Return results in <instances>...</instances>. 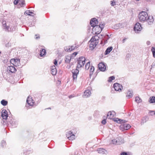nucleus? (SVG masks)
Instances as JSON below:
<instances>
[{"label": "nucleus", "instance_id": "obj_1", "mask_svg": "<svg viewBox=\"0 0 155 155\" xmlns=\"http://www.w3.org/2000/svg\"><path fill=\"white\" fill-rule=\"evenodd\" d=\"M115 116L116 113L114 111H110L108 113L107 115V118L108 119L112 120L114 122L118 124L124 123L127 122L126 120H123L118 118L114 117Z\"/></svg>", "mask_w": 155, "mask_h": 155}, {"label": "nucleus", "instance_id": "obj_2", "mask_svg": "<svg viewBox=\"0 0 155 155\" xmlns=\"http://www.w3.org/2000/svg\"><path fill=\"white\" fill-rule=\"evenodd\" d=\"M148 16L147 13L145 12L142 11L140 12L138 15L139 21L141 22H144L147 20Z\"/></svg>", "mask_w": 155, "mask_h": 155}, {"label": "nucleus", "instance_id": "obj_3", "mask_svg": "<svg viewBox=\"0 0 155 155\" xmlns=\"http://www.w3.org/2000/svg\"><path fill=\"white\" fill-rule=\"evenodd\" d=\"M85 63V59L83 57H80L78 60L77 68H80L83 67Z\"/></svg>", "mask_w": 155, "mask_h": 155}, {"label": "nucleus", "instance_id": "obj_4", "mask_svg": "<svg viewBox=\"0 0 155 155\" xmlns=\"http://www.w3.org/2000/svg\"><path fill=\"white\" fill-rule=\"evenodd\" d=\"M10 62L11 64L15 67L19 66L20 65V60L18 59H12Z\"/></svg>", "mask_w": 155, "mask_h": 155}, {"label": "nucleus", "instance_id": "obj_5", "mask_svg": "<svg viewBox=\"0 0 155 155\" xmlns=\"http://www.w3.org/2000/svg\"><path fill=\"white\" fill-rule=\"evenodd\" d=\"M93 27L92 30V33L93 34H98L101 32L102 30L98 25H97Z\"/></svg>", "mask_w": 155, "mask_h": 155}, {"label": "nucleus", "instance_id": "obj_6", "mask_svg": "<svg viewBox=\"0 0 155 155\" xmlns=\"http://www.w3.org/2000/svg\"><path fill=\"white\" fill-rule=\"evenodd\" d=\"M142 29L141 25L139 22L137 23L135 25L134 30L136 33H138Z\"/></svg>", "mask_w": 155, "mask_h": 155}, {"label": "nucleus", "instance_id": "obj_7", "mask_svg": "<svg viewBox=\"0 0 155 155\" xmlns=\"http://www.w3.org/2000/svg\"><path fill=\"white\" fill-rule=\"evenodd\" d=\"M131 126L129 124H121L120 126V128L122 131L127 130L130 129Z\"/></svg>", "mask_w": 155, "mask_h": 155}, {"label": "nucleus", "instance_id": "obj_8", "mask_svg": "<svg viewBox=\"0 0 155 155\" xmlns=\"http://www.w3.org/2000/svg\"><path fill=\"white\" fill-rule=\"evenodd\" d=\"M66 136L70 140H72L75 138V136L71 131L67 132L66 134Z\"/></svg>", "mask_w": 155, "mask_h": 155}, {"label": "nucleus", "instance_id": "obj_9", "mask_svg": "<svg viewBox=\"0 0 155 155\" xmlns=\"http://www.w3.org/2000/svg\"><path fill=\"white\" fill-rule=\"evenodd\" d=\"M72 72L73 74V79L74 81H76L79 70L77 69H73L72 70Z\"/></svg>", "mask_w": 155, "mask_h": 155}, {"label": "nucleus", "instance_id": "obj_10", "mask_svg": "<svg viewBox=\"0 0 155 155\" xmlns=\"http://www.w3.org/2000/svg\"><path fill=\"white\" fill-rule=\"evenodd\" d=\"M114 87L115 91H121L122 87V85L116 83L114 84Z\"/></svg>", "mask_w": 155, "mask_h": 155}, {"label": "nucleus", "instance_id": "obj_11", "mask_svg": "<svg viewBox=\"0 0 155 155\" xmlns=\"http://www.w3.org/2000/svg\"><path fill=\"white\" fill-rule=\"evenodd\" d=\"M98 67L99 69L103 71H104L106 69V67L104 63L103 62L100 63L98 65Z\"/></svg>", "mask_w": 155, "mask_h": 155}, {"label": "nucleus", "instance_id": "obj_12", "mask_svg": "<svg viewBox=\"0 0 155 155\" xmlns=\"http://www.w3.org/2000/svg\"><path fill=\"white\" fill-rule=\"evenodd\" d=\"M146 21L147 22L149 25H152L153 24L154 21V19L153 16H148V17Z\"/></svg>", "mask_w": 155, "mask_h": 155}, {"label": "nucleus", "instance_id": "obj_13", "mask_svg": "<svg viewBox=\"0 0 155 155\" xmlns=\"http://www.w3.org/2000/svg\"><path fill=\"white\" fill-rule=\"evenodd\" d=\"M90 23L91 26L93 27L97 25L98 21L96 18H93L91 19Z\"/></svg>", "mask_w": 155, "mask_h": 155}, {"label": "nucleus", "instance_id": "obj_14", "mask_svg": "<svg viewBox=\"0 0 155 155\" xmlns=\"http://www.w3.org/2000/svg\"><path fill=\"white\" fill-rule=\"evenodd\" d=\"M27 102L28 104L30 106H32L34 105V101L31 97H28L27 100Z\"/></svg>", "mask_w": 155, "mask_h": 155}, {"label": "nucleus", "instance_id": "obj_15", "mask_svg": "<svg viewBox=\"0 0 155 155\" xmlns=\"http://www.w3.org/2000/svg\"><path fill=\"white\" fill-rule=\"evenodd\" d=\"M2 117L3 119H6L8 117V114L6 110H3L2 111Z\"/></svg>", "mask_w": 155, "mask_h": 155}, {"label": "nucleus", "instance_id": "obj_16", "mask_svg": "<svg viewBox=\"0 0 155 155\" xmlns=\"http://www.w3.org/2000/svg\"><path fill=\"white\" fill-rule=\"evenodd\" d=\"M99 37L97 35H95L94 36L92 37L90 41L89 42H97V44L98 43V40Z\"/></svg>", "mask_w": 155, "mask_h": 155}, {"label": "nucleus", "instance_id": "obj_17", "mask_svg": "<svg viewBox=\"0 0 155 155\" xmlns=\"http://www.w3.org/2000/svg\"><path fill=\"white\" fill-rule=\"evenodd\" d=\"M8 71H9L12 73L15 72L16 71V69L15 68L12 66H8L7 68Z\"/></svg>", "mask_w": 155, "mask_h": 155}, {"label": "nucleus", "instance_id": "obj_18", "mask_svg": "<svg viewBox=\"0 0 155 155\" xmlns=\"http://www.w3.org/2000/svg\"><path fill=\"white\" fill-rule=\"evenodd\" d=\"M91 94V91L89 90H86L83 95V97L84 98H87L90 96Z\"/></svg>", "mask_w": 155, "mask_h": 155}, {"label": "nucleus", "instance_id": "obj_19", "mask_svg": "<svg viewBox=\"0 0 155 155\" xmlns=\"http://www.w3.org/2000/svg\"><path fill=\"white\" fill-rule=\"evenodd\" d=\"M90 43L89 45V48L91 50H93L97 45V42L94 43L93 42H89Z\"/></svg>", "mask_w": 155, "mask_h": 155}, {"label": "nucleus", "instance_id": "obj_20", "mask_svg": "<svg viewBox=\"0 0 155 155\" xmlns=\"http://www.w3.org/2000/svg\"><path fill=\"white\" fill-rule=\"evenodd\" d=\"M51 71L53 75H55L57 73V70L55 66H52L51 68Z\"/></svg>", "mask_w": 155, "mask_h": 155}, {"label": "nucleus", "instance_id": "obj_21", "mask_svg": "<svg viewBox=\"0 0 155 155\" xmlns=\"http://www.w3.org/2000/svg\"><path fill=\"white\" fill-rule=\"evenodd\" d=\"M133 96V92L131 90H128L127 93V97L128 98L131 97Z\"/></svg>", "mask_w": 155, "mask_h": 155}, {"label": "nucleus", "instance_id": "obj_22", "mask_svg": "<svg viewBox=\"0 0 155 155\" xmlns=\"http://www.w3.org/2000/svg\"><path fill=\"white\" fill-rule=\"evenodd\" d=\"M98 153L101 154H102L106 152V150L103 148H100L98 149Z\"/></svg>", "mask_w": 155, "mask_h": 155}, {"label": "nucleus", "instance_id": "obj_23", "mask_svg": "<svg viewBox=\"0 0 155 155\" xmlns=\"http://www.w3.org/2000/svg\"><path fill=\"white\" fill-rule=\"evenodd\" d=\"M46 53V50L44 49H42L40 51V55L41 56H43Z\"/></svg>", "mask_w": 155, "mask_h": 155}, {"label": "nucleus", "instance_id": "obj_24", "mask_svg": "<svg viewBox=\"0 0 155 155\" xmlns=\"http://www.w3.org/2000/svg\"><path fill=\"white\" fill-rule=\"evenodd\" d=\"M2 25L3 28L6 30H8L9 28V26L7 25L5 21H3L2 22Z\"/></svg>", "mask_w": 155, "mask_h": 155}, {"label": "nucleus", "instance_id": "obj_25", "mask_svg": "<svg viewBox=\"0 0 155 155\" xmlns=\"http://www.w3.org/2000/svg\"><path fill=\"white\" fill-rule=\"evenodd\" d=\"M113 48L112 47H109L107 48L105 52V54H107L112 50Z\"/></svg>", "mask_w": 155, "mask_h": 155}, {"label": "nucleus", "instance_id": "obj_26", "mask_svg": "<svg viewBox=\"0 0 155 155\" xmlns=\"http://www.w3.org/2000/svg\"><path fill=\"white\" fill-rule=\"evenodd\" d=\"M71 59V58L70 56H66L65 58V61L66 63H69L70 62V60Z\"/></svg>", "mask_w": 155, "mask_h": 155}, {"label": "nucleus", "instance_id": "obj_27", "mask_svg": "<svg viewBox=\"0 0 155 155\" xmlns=\"http://www.w3.org/2000/svg\"><path fill=\"white\" fill-rule=\"evenodd\" d=\"M19 5L21 7H24L25 5V1L24 0H20Z\"/></svg>", "mask_w": 155, "mask_h": 155}, {"label": "nucleus", "instance_id": "obj_28", "mask_svg": "<svg viewBox=\"0 0 155 155\" xmlns=\"http://www.w3.org/2000/svg\"><path fill=\"white\" fill-rule=\"evenodd\" d=\"M25 13L28 15L33 16V15H34V13H33L32 12H31L30 10L26 11L25 12Z\"/></svg>", "mask_w": 155, "mask_h": 155}, {"label": "nucleus", "instance_id": "obj_29", "mask_svg": "<svg viewBox=\"0 0 155 155\" xmlns=\"http://www.w3.org/2000/svg\"><path fill=\"white\" fill-rule=\"evenodd\" d=\"M94 70V68L93 66H91L90 68V75H92Z\"/></svg>", "mask_w": 155, "mask_h": 155}, {"label": "nucleus", "instance_id": "obj_30", "mask_svg": "<svg viewBox=\"0 0 155 155\" xmlns=\"http://www.w3.org/2000/svg\"><path fill=\"white\" fill-rule=\"evenodd\" d=\"M149 102L150 103H153L155 102V97H152L150 98L149 100Z\"/></svg>", "mask_w": 155, "mask_h": 155}, {"label": "nucleus", "instance_id": "obj_31", "mask_svg": "<svg viewBox=\"0 0 155 155\" xmlns=\"http://www.w3.org/2000/svg\"><path fill=\"white\" fill-rule=\"evenodd\" d=\"M91 66H90V62H88L86 63L85 65V69L87 70H88L89 68H90Z\"/></svg>", "mask_w": 155, "mask_h": 155}, {"label": "nucleus", "instance_id": "obj_32", "mask_svg": "<svg viewBox=\"0 0 155 155\" xmlns=\"http://www.w3.org/2000/svg\"><path fill=\"white\" fill-rule=\"evenodd\" d=\"M135 101L136 102L139 103L141 102V100L139 97H135Z\"/></svg>", "mask_w": 155, "mask_h": 155}, {"label": "nucleus", "instance_id": "obj_33", "mask_svg": "<svg viewBox=\"0 0 155 155\" xmlns=\"http://www.w3.org/2000/svg\"><path fill=\"white\" fill-rule=\"evenodd\" d=\"M7 101L4 100H3L1 101V104L3 106H6L7 104Z\"/></svg>", "mask_w": 155, "mask_h": 155}, {"label": "nucleus", "instance_id": "obj_34", "mask_svg": "<svg viewBox=\"0 0 155 155\" xmlns=\"http://www.w3.org/2000/svg\"><path fill=\"white\" fill-rule=\"evenodd\" d=\"M121 27V25L120 24H116L114 25V28L115 29H118L120 27Z\"/></svg>", "mask_w": 155, "mask_h": 155}, {"label": "nucleus", "instance_id": "obj_35", "mask_svg": "<svg viewBox=\"0 0 155 155\" xmlns=\"http://www.w3.org/2000/svg\"><path fill=\"white\" fill-rule=\"evenodd\" d=\"M112 143L113 144H120V143L118 141H117L116 139H114L112 141Z\"/></svg>", "mask_w": 155, "mask_h": 155}, {"label": "nucleus", "instance_id": "obj_36", "mask_svg": "<svg viewBox=\"0 0 155 155\" xmlns=\"http://www.w3.org/2000/svg\"><path fill=\"white\" fill-rule=\"evenodd\" d=\"M114 79H115V77L114 76H112L110 77L109 78L108 81V82H110L112 81L113 80H114Z\"/></svg>", "mask_w": 155, "mask_h": 155}, {"label": "nucleus", "instance_id": "obj_37", "mask_svg": "<svg viewBox=\"0 0 155 155\" xmlns=\"http://www.w3.org/2000/svg\"><path fill=\"white\" fill-rule=\"evenodd\" d=\"M104 38L106 39V40H104V42L105 43H107V41L108 39L110 38V37L109 36V35H105L104 36Z\"/></svg>", "mask_w": 155, "mask_h": 155}, {"label": "nucleus", "instance_id": "obj_38", "mask_svg": "<svg viewBox=\"0 0 155 155\" xmlns=\"http://www.w3.org/2000/svg\"><path fill=\"white\" fill-rule=\"evenodd\" d=\"M151 51L153 53V54L155 55V47H153L152 48Z\"/></svg>", "mask_w": 155, "mask_h": 155}, {"label": "nucleus", "instance_id": "obj_39", "mask_svg": "<svg viewBox=\"0 0 155 155\" xmlns=\"http://www.w3.org/2000/svg\"><path fill=\"white\" fill-rule=\"evenodd\" d=\"M70 47H66L65 48H64V49H65V51H70Z\"/></svg>", "mask_w": 155, "mask_h": 155}, {"label": "nucleus", "instance_id": "obj_40", "mask_svg": "<svg viewBox=\"0 0 155 155\" xmlns=\"http://www.w3.org/2000/svg\"><path fill=\"white\" fill-rule=\"evenodd\" d=\"M149 112L151 115L153 116L155 115V111H150Z\"/></svg>", "mask_w": 155, "mask_h": 155}, {"label": "nucleus", "instance_id": "obj_41", "mask_svg": "<svg viewBox=\"0 0 155 155\" xmlns=\"http://www.w3.org/2000/svg\"><path fill=\"white\" fill-rule=\"evenodd\" d=\"M20 0H15L14 2L15 5H17L18 3L19 4Z\"/></svg>", "mask_w": 155, "mask_h": 155}, {"label": "nucleus", "instance_id": "obj_42", "mask_svg": "<svg viewBox=\"0 0 155 155\" xmlns=\"http://www.w3.org/2000/svg\"><path fill=\"white\" fill-rule=\"evenodd\" d=\"M54 64L55 65V66H57V65H58V61L56 60V59H55L54 60Z\"/></svg>", "mask_w": 155, "mask_h": 155}, {"label": "nucleus", "instance_id": "obj_43", "mask_svg": "<svg viewBox=\"0 0 155 155\" xmlns=\"http://www.w3.org/2000/svg\"><path fill=\"white\" fill-rule=\"evenodd\" d=\"M110 4L112 6H114L116 5V2L114 1H111L110 2Z\"/></svg>", "mask_w": 155, "mask_h": 155}, {"label": "nucleus", "instance_id": "obj_44", "mask_svg": "<svg viewBox=\"0 0 155 155\" xmlns=\"http://www.w3.org/2000/svg\"><path fill=\"white\" fill-rule=\"evenodd\" d=\"M75 48V47L74 46H71L70 47V51H71L74 49Z\"/></svg>", "mask_w": 155, "mask_h": 155}, {"label": "nucleus", "instance_id": "obj_45", "mask_svg": "<svg viewBox=\"0 0 155 155\" xmlns=\"http://www.w3.org/2000/svg\"><path fill=\"white\" fill-rule=\"evenodd\" d=\"M146 121V118L145 117L143 118L142 120L141 123L143 124Z\"/></svg>", "mask_w": 155, "mask_h": 155}, {"label": "nucleus", "instance_id": "obj_46", "mask_svg": "<svg viewBox=\"0 0 155 155\" xmlns=\"http://www.w3.org/2000/svg\"><path fill=\"white\" fill-rule=\"evenodd\" d=\"M98 26L101 28V29L102 30V29L103 28L104 25L103 24H100Z\"/></svg>", "mask_w": 155, "mask_h": 155}, {"label": "nucleus", "instance_id": "obj_47", "mask_svg": "<svg viewBox=\"0 0 155 155\" xmlns=\"http://www.w3.org/2000/svg\"><path fill=\"white\" fill-rule=\"evenodd\" d=\"M106 119H104L102 121V123L104 124H106Z\"/></svg>", "mask_w": 155, "mask_h": 155}, {"label": "nucleus", "instance_id": "obj_48", "mask_svg": "<svg viewBox=\"0 0 155 155\" xmlns=\"http://www.w3.org/2000/svg\"><path fill=\"white\" fill-rule=\"evenodd\" d=\"M16 29V28L15 27V28H10V29H11V31H14L15 29Z\"/></svg>", "mask_w": 155, "mask_h": 155}, {"label": "nucleus", "instance_id": "obj_49", "mask_svg": "<svg viewBox=\"0 0 155 155\" xmlns=\"http://www.w3.org/2000/svg\"><path fill=\"white\" fill-rule=\"evenodd\" d=\"M121 155H127V153L124 152L122 153L121 154Z\"/></svg>", "mask_w": 155, "mask_h": 155}, {"label": "nucleus", "instance_id": "obj_50", "mask_svg": "<svg viewBox=\"0 0 155 155\" xmlns=\"http://www.w3.org/2000/svg\"><path fill=\"white\" fill-rule=\"evenodd\" d=\"M36 36V39H38V38H39V35H35Z\"/></svg>", "mask_w": 155, "mask_h": 155}, {"label": "nucleus", "instance_id": "obj_51", "mask_svg": "<svg viewBox=\"0 0 155 155\" xmlns=\"http://www.w3.org/2000/svg\"><path fill=\"white\" fill-rule=\"evenodd\" d=\"M150 41H147V44L148 45H149L150 44Z\"/></svg>", "mask_w": 155, "mask_h": 155}, {"label": "nucleus", "instance_id": "obj_52", "mask_svg": "<svg viewBox=\"0 0 155 155\" xmlns=\"http://www.w3.org/2000/svg\"><path fill=\"white\" fill-rule=\"evenodd\" d=\"M77 53L76 52H75L73 54V55H74L75 56H76L77 55Z\"/></svg>", "mask_w": 155, "mask_h": 155}, {"label": "nucleus", "instance_id": "obj_53", "mask_svg": "<svg viewBox=\"0 0 155 155\" xmlns=\"http://www.w3.org/2000/svg\"><path fill=\"white\" fill-rule=\"evenodd\" d=\"M153 56L155 58V55H154V54H153Z\"/></svg>", "mask_w": 155, "mask_h": 155}, {"label": "nucleus", "instance_id": "obj_54", "mask_svg": "<svg viewBox=\"0 0 155 155\" xmlns=\"http://www.w3.org/2000/svg\"><path fill=\"white\" fill-rule=\"evenodd\" d=\"M125 39H123V41H124H124H125Z\"/></svg>", "mask_w": 155, "mask_h": 155}, {"label": "nucleus", "instance_id": "obj_55", "mask_svg": "<svg viewBox=\"0 0 155 155\" xmlns=\"http://www.w3.org/2000/svg\"><path fill=\"white\" fill-rule=\"evenodd\" d=\"M71 96H69V98H71Z\"/></svg>", "mask_w": 155, "mask_h": 155}, {"label": "nucleus", "instance_id": "obj_56", "mask_svg": "<svg viewBox=\"0 0 155 155\" xmlns=\"http://www.w3.org/2000/svg\"><path fill=\"white\" fill-rule=\"evenodd\" d=\"M0 53H1V52H0Z\"/></svg>", "mask_w": 155, "mask_h": 155}]
</instances>
